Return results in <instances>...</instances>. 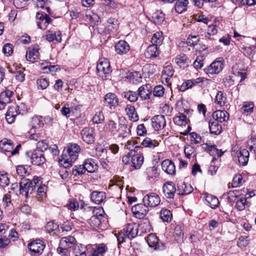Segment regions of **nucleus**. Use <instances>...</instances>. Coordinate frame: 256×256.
Listing matches in <instances>:
<instances>
[{
  "label": "nucleus",
  "mask_w": 256,
  "mask_h": 256,
  "mask_svg": "<svg viewBox=\"0 0 256 256\" xmlns=\"http://www.w3.org/2000/svg\"><path fill=\"white\" fill-rule=\"evenodd\" d=\"M164 40L163 34L162 32H158L154 33L151 38V42L152 44L157 46L162 44Z\"/></svg>",
  "instance_id": "nucleus-44"
},
{
  "label": "nucleus",
  "mask_w": 256,
  "mask_h": 256,
  "mask_svg": "<svg viewBox=\"0 0 256 256\" xmlns=\"http://www.w3.org/2000/svg\"><path fill=\"white\" fill-rule=\"evenodd\" d=\"M228 114L225 110H216L212 114L213 120L218 122H224L228 120Z\"/></svg>",
  "instance_id": "nucleus-31"
},
{
  "label": "nucleus",
  "mask_w": 256,
  "mask_h": 256,
  "mask_svg": "<svg viewBox=\"0 0 256 256\" xmlns=\"http://www.w3.org/2000/svg\"><path fill=\"white\" fill-rule=\"evenodd\" d=\"M188 0H176L174 4V9L178 14H182L187 10Z\"/></svg>",
  "instance_id": "nucleus-33"
},
{
  "label": "nucleus",
  "mask_w": 256,
  "mask_h": 256,
  "mask_svg": "<svg viewBox=\"0 0 256 256\" xmlns=\"http://www.w3.org/2000/svg\"><path fill=\"white\" fill-rule=\"evenodd\" d=\"M30 160L32 164L40 166L45 162L46 158L42 152L34 150L31 154Z\"/></svg>",
  "instance_id": "nucleus-15"
},
{
  "label": "nucleus",
  "mask_w": 256,
  "mask_h": 256,
  "mask_svg": "<svg viewBox=\"0 0 256 256\" xmlns=\"http://www.w3.org/2000/svg\"><path fill=\"white\" fill-rule=\"evenodd\" d=\"M138 228L142 231V233H146L150 232L152 229L150 222L146 220H144L138 224Z\"/></svg>",
  "instance_id": "nucleus-52"
},
{
  "label": "nucleus",
  "mask_w": 256,
  "mask_h": 256,
  "mask_svg": "<svg viewBox=\"0 0 256 256\" xmlns=\"http://www.w3.org/2000/svg\"><path fill=\"white\" fill-rule=\"evenodd\" d=\"M130 50L129 44L125 40H120L115 44V50L120 55L126 54Z\"/></svg>",
  "instance_id": "nucleus-21"
},
{
  "label": "nucleus",
  "mask_w": 256,
  "mask_h": 256,
  "mask_svg": "<svg viewBox=\"0 0 256 256\" xmlns=\"http://www.w3.org/2000/svg\"><path fill=\"white\" fill-rule=\"evenodd\" d=\"M174 69L171 65L164 67L161 76L162 82L163 84L168 86L170 84V79L174 74Z\"/></svg>",
  "instance_id": "nucleus-13"
},
{
  "label": "nucleus",
  "mask_w": 256,
  "mask_h": 256,
  "mask_svg": "<svg viewBox=\"0 0 256 256\" xmlns=\"http://www.w3.org/2000/svg\"><path fill=\"white\" fill-rule=\"evenodd\" d=\"M172 216V212L168 209L162 208L160 212V218L164 222L170 221Z\"/></svg>",
  "instance_id": "nucleus-53"
},
{
  "label": "nucleus",
  "mask_w": 256,
  "mask_h": 256,
  "mask_svg": "<svg viewBox=\"0 0 256 256\" xmlns=\"http://www.w3.org/2000/svg\"><path fill=\"white\" fill-rule=\"evenodd\" d=\"M192 191L193 188L190 184H186L184 182H180L178 184L177 192L179 195L188 194Z\"/></svg>",
  "instance_id": "nucleus-28"
},
{
  "label": "nucleus",
  "mask_w": 256,
  "mask_h": 256,
  "mask_svg": "<svg viewBox=\"0 0 256 256\" xmlns=\"http://www.w3.org/2000/svg\"><path fill=\"white\" fill-rule=\"evenodd\" d=\"M218 30L216 25L211 24L208 26L206 32L204 34H201L202 38H205L208 44L213 45L217 40Z\"/></svg>",
  "instance_id": "nucleus-5"
},
{
  "label": "nucleus",
  "mask_w": 256,
  "mask_h": 256,
  "mask_svg": "<svg viewBox=\"0 0 256 256\" xmlns=\"http://www.w3.org/2000/svg\"><path fill=\"white\" fill-rule=\"evenodd\" d=\"M143 202L148 206L156 207L160 202V199L156 193H150L143 198Z\"/></svg>",
  "instance_id": "nucleus-10"
},
{
  "label": "nucleus",
  "mask_w": 256,
  "mask_h": 256,
  "mask_svg": "<svg viewBox=\"0 0 256 256\" xmlns=\"http://www.w3.org/2000/svg\"><path fill=\"white\" fill-rule=\"evenodd\" d=\"M125 78L133 84L140 82L142 78L141 74L138 72H128Z\"/></svg>",
  "instance_id": "nucleus-35"
},
{
  "label": "nucleus",
  "mask_w": 256,
  "mask_h": 256,
  "mask_svg": "<svg viewBox=\"0 0 256 256\" xmlns=\"http://www.w3.org/2000/svg\"><path fill=\"white\" fill-rule=\"evenodd\" d=\"M164 93V88L161 85L156 86L153 90V96H154L162 97Z\"/></svg>",
  "instance_id": "nucleus-62"
},
{
  "label": "nucleus",
  "mask_w": 256,
  "mask_h": 256,
  "mask_svg": "<svg viewBox=\"0 0 256 256\" xmlns=\"http://www.w3.org/2000/svg\"><path fill=\"white\" fill-rule=\"evenodd\" d=\"M125 110L132 120L136 122L138 120V116L134 106L128 104L126 107Z\"/></svg>",
  "instance_id": "nucleus-42"
},
{
  "label": "nucleus",
  "mask_w": 256,
  "mask_h": 256,
  "mask_svg": "<svg viewBox=\"0 0 256 256\" xmlns=\"http://www.w3.org/2000/svg\"><path fill=\"white\" fill-rule=\"evenodd\" d=\"M206 200L212 208H216L219 204L218 198L216 196L211 194H206Z\"/></svg>",
  "instance_id": "nucleus-47"
},
{
  "label": "nucleus",
  "mask_w": 256,
  "mask_h": 256,
  "mask_svg": "<svg viewBox=\"0 0 256 256\" xmlns=\"http://www.w3.org/2000/svg\"><path fill=\"white\" fill-rule=\"evenodd\" d=\"M209 129L211 134H220L222 131V126L218 122L210 120L208 123Z\"/></svg>",
  "instance_id": "nucleus-34"
},
{
  "label": "nucleus",
  "mask_w": 256,
  "mask_h": 256,
  "mask_svg": "<svg viewBox=\"0 0 256 256\" xmlns=\"http://www.w3.org/2000/svg\"><path fill=\"white\" fill-rule=\"evenodd\" d=\"M173 120L178 126L185 125L187 123L186 116L184 114H180L179 116H174Z\"/></svg>",
  "instance_id": "nucleus-55"
},
{
  "label": "nucleus",
  "mask_w": 256,
  "mask_h": 256,
  "mask_svg": "<svg viewBox=\"0 0 256 256\" xmlns=\"http://www.w3.org/2000/svg\"><path fill=\"white\" fill-rule=\"evenodd\" d=\"M144 203L137 204L132 207V210L134 216L138 218H143L147 214L148 210Z\"/></svg>",
  "instance_id": "nucleus-12"
},
{
  "label": "nucleus",
  "mask_w": 256,
  "mask_h": 256,
  "mask_svg": "<svg viewBox=\"0 0 256 256\" xmlns=\"http://www.w3.org/2000/svg\"><path fill=\"white\" fill-rule=\"evenodd\" d=\"M39 52L38 46L30 47L28 48L26 54V58L30 62H34L38 59Z\"/></svg>",
  "instance_id": "nucleus-26"
},
{
  "label": "nucleus",
  "mask_w": 256,
  "mask_h": 256,
  "mask_svg": "<svg viewBox=\"0 0 256 256\" xmlns=\"http://www.w3.org/2000/svg\"><path fill=\"white\" fill-rule=\"evenodd\" d=\"M162 170L169 174H174L176 169L174 162L170 160H165L162 163Z\"/></svg>",
  "instance_id": "nucleus-30"
},
{
  "label": "nucleus",
  "mask_w": 256,
  "mask_h": 256,
  "mask_svg": "<svg viewBox=\"0 0 256 256\" xmlns=\"http://www.w3.org/2000/svg\"><path fill=\"white\" fill-rule=\"evenodd\" d=\"M20 148L21 146L18 144L14 149V146L10 140L4 139L0 142V148L4 152H10L12 156L18 154Z\"/></svg>",
  "instance_id": "nucleus-9"
},
{
  "label": "nucleus",
  "mask_w": 256,
  "mask_h": 256,
  "mask_svg": "<svg viewBox=\"0 0 256 256\" xmlns=\"http://www.w3.org/2000/svg\"><path fill=\"white\" fill-rule=\"evenodd\" d=\"M122 96L130 102H135L138 100V94L135 92L130 90L122 92Z\"/></svg>",
  "instance_id": "nucleus-49"
},
{
  "label": "nucleus",
  "mask_w": 256,
  "mask_h": 256,
  "mask_svg": "<svg viewBox=\"0 0 256 256\" xmlns=\"http://www.w3.org/2000/svg\"><path fill=\"white\" fill-rule=\"evenodd\" d=\"M45 245L40 240H36L32 242L28 245V248L34 254L40 255L42 254Z\"/></svg>",
  "instance_id": "nucleus-11"
},
{
  "label": "nucleus",
  "mask_w": 256,
  "mask_h": 256,
  "mask_svg": "<svg viewBox=\"0 0 256 256\" xmlns=\"http://www.w3.org/2000/svg\"><path fill=\"white\" fill-rule=\"evenodd\" d=\"M104 218V216L102 214L94 215L88 220V222L90 226L94 229L101 228L102 220Z\"/></svg>",
  "instance_id": "nucleus-23"
},
{
  "label": "nucleus",
  "mask_w": 256,
  "mask_h": 256,
  "mask_svg": "<svg viewBox=\"0 0 256 256\" xmlns=\"http://www.w3.org/2000/svg\"><path fill=\"white\" fill-rule=\"evenodd\" d=\"M48 85V81L46 78H40L37 80L38 89L44 90Z\"/></svg>",
  "instance_id": "nucleus-63"
},
{
  "label": "nucleus",
  "mask_w": 256,
  "mask_h": 256,
  "mask_svg": "<svg viewBox=\"0 0 256 256\" xmlns=\"http://www.w3.org/2000/svg\"><path fill=\"white\" fill-rule=\"evenodd\" d=\"M118 27L119 23L118 20L110 18L104 24L98 25L96 28V30L100 34H112L117 32Z\"/></svg>",
  "instance_id": "nucleus-3"
},
{
  "label": "nucleus",
  "mask_w": 256,
  "mask_h": 256,
  "mask_svg": "<svg viewBox=\"0 0 256 256\" xmlns=\"http://www.w3.org/2000/svg\"><path fill=\"white\" fill-rule=\"evenodd\" d=\"M158 46L152 44L149 46L144 52L145 57L148 58H155L160 54Z\"/></svg>",
  "instance_id": "nucleus-29"
},
{
  "label": "nucleus",
  "mask_w": 256,
  "mask_h": 256,
  "mask_svg": "<svg viewBox=\"0 0 256 256\" xmlns=\"http://www.w3.org/2000/svg\"><path fill=\"white\" fill-rule=\"evenodd\" d=\"M150 88L151 86L148 84L142 85L140 87L138 90V96L142 100L150 98L152 92V90Z\"/></svg>",
  "instance_id": "nucleus-24"
},
{
  "label": "nucleus",
  "mask_w": 256,
  "mask_h": 256,
  "mask_svg": "<svg viewBox=\"0 0 256 256\" xmlns=\"http://www.w3.org/2000/svg\"><path fill=\"white\" fill-rule=\"evenodd\" d=\"M17 114L16 108H10L6 114V119L8 122L12 124L14 122Z\"/></svg>",
  "instance_id": "nucleus-45"
},
{
  "label": "nucleus",
  "mask_w": 256,
  "mask_h": 256,
  "mask_svg": "<svg viewBox=\"0 0 256 256\" xmlns=\"http://www.w3.org/2000/svg\"><path fill=\"white\" fill-rule=\"evenodd\" d=\"M123 230L127 234L128 238L132 239L134 238L138 234V225L134 223L128 224Z\"/></svg>",
  "instance_id": "nucleus-20"
},
{
  "label": "nucleus",
  "mask_w": 256,
  "mask_h": 256,
  "mask_svg": "<svg viewBox=\"0 0 256 256\" xmlns=\"http://www.w3.org/2000/svg\"><path fill=\"white\" fill-rule=\"evenodd\" d=\"M36 24L38 28L45 30L48 24L52 21V19L46 14H42L38 12L36 16Z\"/></svg>",
  "instance_id": "nucleus-14"
},
{
  "label": "nucleus",
  "mask_w": 256,
  "mask_h": 256,
  "mask_svg": "<svg viewBox=\"0 0 256 256\" xmlns=\"http://www.w3.org/2000/svg\"><path fill=\"white\" fill-rule=\"evenodd\" d=\"M156 23L161 24L165 20L164 14L162 11L156 12L152 16Z\"/></svg>",
  "instance_id": "nucleus-58"
},
{
  "label": "nucleus",
  "mask_w": 256,
  "mask_h": 256,
  "mask_svg": "<svg viewBox=\"0 0 256 256\" xmlns=\"http://www.w3.org/2000/svg\"><path fill=\"white\" fill-rule=\"evenodd\" d=\"M85 169L88 172H93L98 169V166L93 159L86 160L84 163Z\"/></svg>",
  "instance_id": "nucleus-40"
},
{
  "label": "nucleus",
  "mask_w": 256,
  "mask_h": 256,
  "mask_svg": "<svg viewBox=\"0 0 256 256\" xmlns=\"http://www.w3.org/2000/svg\"><path fill=\"white\" fill-rule=\"evenodd\" d=\"M12 95V92L10 90H5L0 94V102L3 104H8L10 102V97Z\"/></svg>",
  "instance_id": "nucleus-54"
},
{
  "label": "nucleus",
  "mask_w": 256,
  "mask_h": 256,
  "mask_svg": "<svg viewBox=\"0 0 256 256\" xmlns=\"http://www.w3.org/2000/svg\"><path fill=\"white\" fill-rule=\"evenodd\" d=\"M105 198V193L102 192L94 191L90 194L92 200L96 204L102 202Z\"/></svg>",
  "instance_id": "nucleus-38"
},
{
  "label": "nucleus",
  "mask_w": 256,
  "mask_h": 256,
  "mask_svg": "<svg viewBox=\"0 0 256 256\" xmlns=\"http://www.w3.org/2000/svg\"><path fill=\"white\" fill-rule=\"evenodd\" d=\"M223 68V59L219 58L213 62L207 68H205L204 71L208 75H213L219 74Z\"/></svg>",
  "instance_id": "nucleus-7"
},
{
  "label": "nucleus",
  "mask_w": 256,
  "mask_h": 256,
  "mask_svg": "<svg viewBox=\"0 0 256 256\" xmlns=\"http://www.w3.org/2000/svg\"><path fill=\"white\" fill-rule=\"evenodd\" d=\"M104 102L106 106L112 110L118 106V99L114 94L108 93L104 96Z\"/></svg>",
  "instance_id": "nucleus-16"
},
{
  "label": "nucleus",
  "mask_w": 256,
  "mask_h": 256,
  "mask_svg": "<svg viewBox=\"0 0 256 256\" xmlns=\"http://www.w3.org/2000/svg\"><path fill=\"white\" fill-rule=\"evenodd\" d=\"M96 70L100 76L108 78L112 72L109 61L107 59L100 60L97 64Z\"/></svg>",
  "instance_id": "nucleus-4"
},
{
  "label": "nucleus",
  "mask_w": 256,
  "mask_h": 256,
  "mask_svg": "<svg viewBox=\"0 0 256 256\" xmlns=\"http://www.w3.org/2000/svg\"><path fill=\"white\" fill-rule=\"evenodd\" d=\"M84 164L79 166H75L72 168V174L76 176L78 175H82L86 171Z\"/></svg>",
  "instance_id": "nucleus-59"
},
{
  "label": "nucleus",
  "mask_w": 256,
  "mask_h": 256,
  "mask_svg": "<svg viewBox=\"0 0 256 256\" xmlns=\"http://www.w3.org/2000/svg\"><path fill=\"white\" fill-rule=\"evenodd\" d=\"M80 148L76 144H72L64 150L62 154L61 162L65 168H68L72 165V163L78 158Z\"/></svg>",
  "instance_id": "nucleus-1"
},
{
  "label": "nucleus",
  "mask_w": 256,
  "mask_h": 256,
  "mask_svg": "<svg viewBox=\"0 0 256 256\" xmlns=\"http://www.w3.org/2000/svg\"><path fill=\"white\" fill-rule=\"evenodd\" d=\"M174 61L178 66L183 68L188 67L190 63L186 55L184 54L177 55Z\"/></svg>",
  "instance_id": "nucleus-25"
},
{
  "label": "nucleus",
  "mask_w": 256,
  "mask_h": 256,
  "mask_svg": "<svg viewBox=\"0 0 256 256\" xmlns=\"http://www.w3.org/2000/svg\"><path fill=\"white\" fill-rule=\"evenodd\" d=\"M250 156V152L248 150L246 149L241 150L238 154V160L240 164L242 166H245L247 164Z\"/></svg>",
  "instance_id": "nucleus-37"
},
{
  "label": "nucleus",
  "mask_w": 256,
  "mask_h": 256,
  "mask_svg": "<svg viewBox=\"0 0 256 256\" xmlns=\"http://www.w3.org/2000/svg\"><path fill=\"white\" fill-rule=\"evenodd\" d=\"M102 154L100 156V162L104 168L108 165V164L112 160L110 158V152H109L106 148H102L101 150Z\"/></svg>",
  "instance_id": "nucleus-41"
},
{
  "label": "nucleus",
  "mask_w": 256,
  "mask_h": 256,
  "mask_svg": "<svg viewBox=\"0 0 256 256\" xmlns=\"http://www.w3.org/2000/svg\"><path fill=\"white\" fill-rule=\"evenodd\" d=\"M256 46H242L241 47L242 52L244 53V55L249 58H252L255 53Z\"/></svg>",
  "instance_id": "nucleus-46"
},
{
  "label": "nucleus",
  "mask_w": 256,
  "mask_h": 256,
  "mask_svg": "<svg viewBox=\"0 0 256 256\" xmlns=\"http://www.w3.org/2000/svg\"><path fill=\"white\" fill-rule=\"evenodd\" d=\"M152 126L156 130H159L164 128L166 122L164 116L157 115L152 119Z\"/></svg>",
  "instance_id": "nucleus-19"
},
{
  "label": "nucleus",
  "mask_w": 256,
  "mask_h": 256,
  "mask_svg": "<svg viewBox=\"0 0 256 256\" xmlns=\"http://www.w3.org/2000/svg\"><path fill=\"white\" fill-rule=\"evenodd\" d=\"M246 202V200L245 198H240L236 202L235 207L238 210L242 211L245 208Z\"/></svg>",
  "instance_id": "nucleus-64"
},
{
  "label": "nucleus",
  "mask_w": 256,
  "mask_h": 256,
  "mask_svg": "<svg viewBox=\"0 0 256 256\" xmlns=\"http://www.w3.org/2000/svg\"><path fill=\"white\" fill-rule=\"evenodd\" d=\"M45 36L46 39L49 42H53L54 40L58 42L62 41V34L60 31H56L52 33V32L48 30L46 32Z\"/></svg>",
  "instance_id": "nucleus-32"
},
{
  "label": "nucleus",
  "mask_w": 256,
  "mask_h": 256,
  "mask_svg": "<svg viewBox=\"0 0 256 256\" xmlns=\"http://www.w3.org/2000/svg\"><path fill=\"white\" fill-rule=\"evenodd\" d=\"M120 122L117 132L119 135L123 138L127 137L130 135V130L126 124V122L124 118H120Z\"/></svg>",
  "instance_id": "nucleus-22"
},
{
  "label": "nucleus",
  "mask_w": 256,
  "mask_h": 256,
  "mask_svg": "<svg viewBox=\"0 0 256 256\" xmlns=\"http://www.w3.org/2000/svg\"><path fill=\"white\" fill-rule=\"evenodd\" d=\"M142 144L146 148H154L158 146V142L156 140H152L148 138H146L143 140Z\"/></svg>",
  "instance_id": "nucleus-56"
},
{
  "label": "nucleus",
  "mask_w": 256,
  "mask_h": 256,
  "mask_svg": "<svg viewBox=\"0 0 256 256\" xmlns=\"http://www.w3.org/2000/svg\"><path fill=\"white\" fill-rule=\"evenodd\" d=\"M208 150L212 156H217L218 157H220L223 154L222 150L216 148L215 145L208 146Z\"/></svg>",
  "instance_id": "nucleus-60"
},
{
  "label": "nucleus",
  "mask_w": 256,
  "mask_h": 256,
  "mask_svg": "<svg viewBox=\"0 0 256 256\" xmlns=\"http://www.w3.org/2000/svg\"><path fill=\"white\" fill-rule=\"evenodd\" d=\"M76 242V240L74 236H68L62 238L60 240V246L68 250L74 246Z\"/></svg>",
  "instance_id": "nucleus-27"
},
{
  "label": "nucleus",
  "mask_w": 256,
  "mask_h": 256,
  "mask_svg": "<svg viewBox=\"0 0 256 256\" xmlns=\"http://www.w3.org/2000/svg\"><path fill=\"white\" fill-rule=\"evenodd\" d=\"M106 247L104 244H100L97 246L92 253L93 256H98L100 254L104 253L106 251Z\"/></svg>",
  "instance_id": "nucleus-61"
},
{
  "label": "nucleus",
  "mask_w": 256,
  "mask_h": 256,
  "mask_svg": "<svg viewBox=\"0 0 256 256\" xmlns=\"http://www.w3.org/2000/svg\"><path fill=\"white\" fill-rule=\"evenodd\" d=\"M82 138L88 144H92L95 140V131L92 128L85 127L80 132Z\"/></svg>",
  "instance_id": "nucleus-8"
},
{
  "label": "nucleus",
  "mask_w": 256,
  "mask_h": 256,
  "mask_svg": "<svg viewBox=\"0 0 256 256\" xmlns=\"http://www.w3.org/2000/svg\"><path fill=\"white\" fill-rule=\"evenodd\" d=\"M254 104L252 102H245L240 110V112L245 116H248L253 112Z\"/></svg>",
  "instance_id": "nucleus-39"
},
{
  "label": "nucleus",
  "mask_w": 256,
  "mask_h": 256,
  "mask_svg": "<svg viewBox=\"0 0 256 256\" xmlns=\"http://www.w3.org/2000/svg\"><path fill=\"white\" fill-rule=\"evenodd\" d=\"M164 196L168 198H172L176 192L175 184L172 182H167L162 187Z\"/></svg>",
  "instance_id": "nucleus-18"
},
{
  "label": "nucleus",
  "mask_w": 256,
  "mask_h": 256,
  "mask_svg": "<svg viewBox=\"0 0 256 256\" xmlns=\"http://www.w3.org/2000/svg\"><path fill=\"white\" fill-rule=\"evenodd\" d=\"M86 248L81 244L75 245L74 248V253L76 256H86Z\"/></svg>",
  "instance_id": "nucleus-50"
},
{
  "label": "nucleus",
  "mask_w": 256,
  "mask_h": 256,
  "mask_svg": "<svg viewBox=\"0 0 256 256\" xmlns=\"http://www.w3.org/2000/svg\"><path fill=\"white\" fill-rule=\"evenodd\" d=\"M146 241L149 246L154 248V250L160 249L158 238L154 234H150L147 237Z\"/></svg>",
  "instance_id": "nucleus-36"
},
{
  "label": "nucleus",
  "mask_w": 256,
  "mask_h": 256,
  "mask_svg": "<svg viewBox=\"0 0 256 256\" xmlns=\"http://www.w3.org/2000/svg\"><path fill=\"white\" fill-rule=\"evenodd\" d=\"M39 177H34L32 180L28 179L22 180L20 184L18 191L19 194H21L27 198L29 194H32L36 190V186H38L42 182Z\"/></svg>",
  "instance_id": "nucleus-2"
},
{
  "label": "nucleus",
  "mask_w": 256,
  "mask_h": 256,
  "mask_svg": "<svg viewBox=\"0 0 256 256\" xmlns=\"http://www.w3.org/2000/svg\"><path fill=\"white\" fill-rule=\"evenodd\" d=\"M226 102V94L222 91L218 92L216 96L215 103L220 106H222L225 105Z\"/></svg>",
  "instance_id": "nucleus-43"
},
{
  "label": "nucleus",
  "mask_w": 256,
  "mask_h": 256,
  "mask_svg": "<svg viewBox=\"0 0 256 256\" xmlns=\"http://www.w3.org/2000/svg\"><path fill=\"white\" fill-rule=\"evenodd\" d=\"M203 32L202 28L198 27L196 31L192 32L187 39V44L190 46H194L200 40V36Z\"/></svg>",
  "instance_id": "nucleus-17"
},
{
  "label": "nucleus",
  "mask_w": 256,
  "mask_h": 256,
  "mask_svg": "<svg viewBox=\"0 0 256 256\" xmlns=\"http://www.w3.org/2000/svg\"><path fill=\"white\" fill-rule=\"evenodd\" d=\"M106 130L108 132L114 134L117 132V124L112 120H108L104 126Z\"/></svg>",
  "instance_id": "nucleus-51"
},
{
  "label": "nucleus",
  "mask_w": 256,
  "mask_h": 256,
  "mask_svg": "<svg viewBox=\"0 0 256 256\" xmlns=\"http://www.w3.org/2000/svg\"><path fill=\"white\" fill-rule=\"evenodd\" d=\"M146 173L148 180L154 179L157 178L158 176L157 168L155 166H151L146 168Z\"/></svg>",
  "instance_id": "nucleus-57"
},
{
  "label": "nucleus",
  "mask_w": 256,
  "mask_h": 256,
  "mask_svg": "<svg viewBox=\"0 0 256 256\" xmlns=\"http://www.w3.org/2000/svg\"><path fill=\"white\" fill-rule=\"evenodd\" d=\"M42 118V116H34L32 117L30 121L32 128L36 129L40 128L44 124Z\"/></svg>",
  "instance_id": "nucleus-48"
},
{
  "label": "nucleus",
  "mask_w": 256,
  "mask_h": 256,
  "mask_svg": "<svg viewBox=\"0 0 256 256\" xmlns=\"http://www.w3.org/2000/svg\"><path fill=\"white\" fill-rule=\"evenodd\" d=\"M142 148L140 146H136L134 148L136 152L135 154L132 158V166L135 170H138L140 168L144 162V156L142 154Z\"/></svg>",
  "instance_id": "nucleus-6"
}]
</instances>
